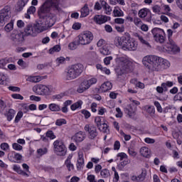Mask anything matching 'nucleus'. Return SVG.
<instances>
[{"label": "nucleus", "mask_w": 182, "mask_h": 182, "mask_svg": "<svg viewBox=\"0 0 182 182\" xmlns=\"http://www.w3.org/2000/svg\"><path fill=\"white\" fill-rule=\"evenodd\" d=\"M65 165H66V167H67L68 171H71L72 170H73L74 166H73V164L72 163H70V160H66Z\"/></svg>", "instance_id": "52"}, {"label": "nucleus", "mask_w": 182, "mask_h": 182, "mask_svg": "<svg viewBox=\"0 0 182 182\" xmlns=\"http://www.w3.org/2000/svg\"><path fill=\"white\" fill-rule=\"evenodd\" d=\"M66 60H70V58L67 57L65 58V57L60 56L56 58L55 63L58 66H60V65H65V63H66Z\"/></svg>", "instance_id": "27"}, {"label": "nucleus", "mask_w": 182, "mask_h": 182, "mask_svg": "<svg viewBox=\"0 0 182 182\" xmlns=\"http://www.w3.org/2000/svg\"><path fill=\"white\" fill-rule=\"evenodd\" d=\"M87 89H89V87H87V85H85V82H83L77 88V92L78 93H83V92H85V90H87Z\"/></svg>", "instance_id": "37"}, {"label": "nucleus", "mask_w": 182, "mask_h": 182, "mask_svg": "<svg viewBox=\"0 0 182 182\" xmlns=\"http://www.w3.org/2000/svg\"><path fill=\"white\" fill-rule=\"evenodd\" d=\"M159 56L156 55H146L142 59V63L147 68L149 72H156Z\"/></svg>", "instance_id": "7"}, {"label": "nucleus", "mask_w": 182, "mask_h": 182, "mask_svg": "<svg viewBox=\"0 0 182 182\" xmlns=\"http://www.w3.org/2000/svg\"><path fill=\"white\" fill-rule=\"evenodd\" d=\"M0 147L1 150H4V151H6V150H9V144L6 142H4L1 144Z\"/></svg>", "instance_id": "55"}, {"label": "nucleus", "mask_w": 182, "mask_h": 182, "mask_svg": "<svg viewBox=\"0 0 182 182\" xmlns=\"http://www.w3.org/2000/svg\"><path fill=\"white\" fill-rule=\"evenodd\" d=\"M84 130L89 140H95L97 137V136H99V131L97 130V127L92 124H85V126L84 127Z\"/></svg>", "instance_id": "8"}, {"label": "nucleus", "mask_w": 182, "mask_h": 182, "mask_svg": "<svg viewBox=\"0 0 182 182\" xmlns=\"http://www.w3.org/2000/svg\"><path fill=\"white\" fill-rule=\"evenodd\" d=\"M134 23L136 26L140 28L143 23V21H141V19H140L139 17H135L134 18Z\"/></svg>", "instance_id": "48"}, {"label": "nucleus", "mask_w": 182, "mask_h": 182, "mask_svg": "<svg viewBox=\"0 0 182 182\" xmlns=\"http://www.w3.org/2000/svg\"><path fill=\"white\" fill-rule=\"evenodd\" d=\"M112 87H113L112 82L107 81V82H104L101 85V90H102V92H106L109 90H111Z\"/></svg>", "instance_id": "24"}, {"label": "nucleus", "mask_w": 182, "mask_h": 182, "mask_svg": "<svg viewBox=\"0 0 182 182\" xmlns=\"http://www.w3.org/2000/svg\"><path fill=\"white\" fill-rule=\"evenodd\" d=\"M11 97L18 100H23V96H22L21 94H12Z\"/></svg>", "instance_id": "61"}, {"label": "nucleus", "mask_w": 182, "mask_h": 182, "mask_svg": "<svg viewBox=\"0 0 182 182\" xmlns=\"http://www.w3.org/2000/svg\"><path fill=\"white\" fill-rule=\"evenodd\" d=\"M104 10L107 15H110V14H112V7H110L109 4L104 9Z\"/></svg>", "instance_id": "63"}, {"label": "nucleus", "mask_w": 182, "mask_h": 182, "mask_svg": "<svg viewBox=\"0 0 182 182\" xmlns=\"http://www.w3.org/2000/svg\"><path fill=\"white\" fill-rule=\"evenodd\" d=\"M174 99L182 102V92H178L177 95H176Z\"/></svg>", "instance_id": "64"}, {"label": "nucleus", "mask_w": 182, "mask_h": 182, "mask_svg": "<svg viewBox=\"0 0 182 182\" xmlns=\"http://www.w3.org/2000/svg\"><path fill=\"white\" fill-rule=\"evenodd\" d=\"M146 112L149 114H154V113H156V109L154 108V106H149L146 109Z\"/></svg>", "instance_id": "59"}, {"label": "nucleus", "mask_w": 182, "mask_h": 182, "mask_svg": "<svg viewBox=\"0 0 182 182\" xmlns=\"http://www.w3.org/2000/svg\"><path fill=\"white\" fill-rule=\"evenodd\" d=\"M113 14L114 16H123V11L119 7H114Z\"/></svg>", "instance_id": "40"}, {"label": "nucleus", "mask_w": 182, "mask_h": 182, "mask_svg": "<svg viewBox=\"0 0 182 182\" xmlns=\"http://www.w3.org/2000/svg\"><path fill=\"white\" fill-rule=\"evenodd\" d=\"M136 37L138 38L139 41L141 42V43H142L143 45H146V46H150V43H149V42H147L146 40H144V38H143V36H140V34H136Z\"/></svg>", "instance_id": "41"}, {"label": "nucleus", "mask_w": 182, "mask_h": 182, "mask_svg": "<svg viewBox=\"0 0 182 182\" xmlns=\"http://www.w3.org/2000/svg\"><path fill=\"white\" fill-rule=\"evenodd\" d=\"M46 2H48L50 4L51 6H53V8L55 9V11H62V9L59 6V0H47Z\"/></svg>", "instance_id": "26"}, {"label": "nucleus", "mask_w": 182, "mask_h": 182, "mask_svg": "<svg viewBox=\"0 0 182 182\" xmlns=\"http://www.w3.org/2000/svg\"><path fill=\"white\" fill-rule=\"evenodd\" d=\"M116 63L119 65L120 70L118 72V76H122L126 73L133 71V63L126 57H117L115 60Z\"/></svg>", "instance_id": "5"}, {"label": "nucleus", "mask_w": 182, "mask_h": 182, "mask_svg": "<svg viewBox=\"0 0 182 182\" xmlns=\"http://www.w3.org/2000/svg\"><path fill=\"white\" fill-rule=\"evenodd\" d=\"M129 102H131L129 105H132V106H134L136 109H137V106L140 105V102L136 100H133V98H129Z\"/></svg>", "instance_id": "51"}, {"label": "nucleus", "mask_w": 182, "mask_h": 182, "mask_svg": "<svg viewBox=\"0 0 182 182\" xmlns=\"http://www.w3.org/2000/svg\"><path fill=\"white\" fill-rule=\"evenodd\" d=\"M80 18H86L90 14V11L89 10V6L87 4H85L84 6L80 10Z\"/></svg>", "instance_id": "21"}, {"label": "nucleus", "mask_w": 182, "mask_h": 182, "mask_svg": "<svg viewBox=\"0 0 182 182\" xmlns=\"http://www.w3.org/2000/svg\"><path fill=\"white\" fill-rule=\"evenodd\" d=\"M26 4H25V3H23V1L20 0L18 3H17V6H18V8L17 9V11H18V12H21V11H22V9H23L24 6H26Z\"/></svg>", "instance_id": "53"}, {"label": "nucleus", "mask_w": 182, "mask_h": 182, "mask_svg": "<svg viewBox=\"0 0 182 182\" xmlns=\"http://www.w3.org/2000/svg\"><path fill=\"white\" fill-rule=\"evenodd\" d=\"M174 82L173 81H166V82H162V86L165 89V92L168 90V87H173Z\"/></svg>", "instance_id": "36"}, {"label": "nucleus", "mask_w": 182, "mask_h": 182, "mask_svg": "<svg viewBox=\"0 0 182 182\" xmlns=\"http://www.w3.org/2000/svg\"><path fill=\"white\" fill-rule=\"evenodd\" d=\"M164 52H167V53H178L180 48L177 46L174 41L168 40V42L164 46Z\"/></svg>", "instance_id": "13"}, {"label": "nucleus", "mask_w": 182, "mask_h": 182, "mask_svg": "<svg viewBox=\"0 0 182 182\" xmlns=\"http://www.w3.org/2000/svg\"><path fill=\"white\" fill-rule=\"evenodd\" d=\"M33 26L36 29V33L37 35H38V33H41V32H43L44 31H46V26H45L43 22H42L41 21H39Z\"/></svg>", "instance_id": "18"}, {"label": "nucleus", "mask_w": 182, "mask_h": 182, "mask_svg": "<svg viewBox=\"0 0 182 182\" xmlns=\"http://www.w3.org/2000/svg\"><path fill=\"white\" fill-rule=\"evenodd\" d=\"M48 148L46 147H43L37 149V154L40 157H42V156H45V154H48Z\"/></svg>", "instance_id": "35"}, {"label": "nucleus", "mask_w": 182, "mask_h": 182, "mask_svg": "<svg viewBox=\"0 0 182 182\" xmlns=\"http://www.w3.org/2000/svg\"><path fill=\"white\" fill-rule=\"evenodd\" d=\"M36 28L32 24H28L24 28L23 31L14 30L10 36V39L14 45L18 46L22 45L25 42L28 36H36Z\"/></svg>", "instance_id": "2"}, {"label": "nucleus", "mask_w": 182, "mask_h": 182, "mask_svg": "<svg viewBox=\"0 0 182 182\" xmlns=\"http://www.w3.org/2000/svg\"><path fill=\"white\" fill-rule=\"evenodd\" d=\"M55 52H60V46L55 45L53 48H50L49 53L50 55H53V53H55Z\"/></svg>", "instance_id": "38"}, {"label": "nucleus", "mask_w": 182, "mask_h": 182, "mask_svg": "<svg viewBox=\"0 0 182 182\" xmlns=\"http://www.w3.org/2000/svg\"><path fill=\"white\" fill-rule=\"evenodd\" d=\"M139 153L145 159H150L151 157V151L148 147L142 146L140 149Z\"/></svg>", "instance_id": "19"}, {"label": "nucleus", "mask_w": 182, "mask_h": 182, "mask_svg": "<svg viewBox=\"0 0 182 182\" xmlns=\"http://www.w3.org/2000/svg\"><path fill=\"white\" fill-rule=\"evenodd\" d=\"M106 121L105 120V117L97 116L95 118V123L97 128L101 129L102 124H104Z\"/></svg>", "instance_id": "23"}, {"label": "nucleus", "mask_w": 182, "mask_h": 182, "mask_svg": "<svg viewBox=\"0 0 182 182\" xmlns=\"http://www.w3.org/2000/svg\"><path fill=\"white\" fill-rule=\"evenodd\" d=\"M170 62L161 57H158V62L155 68V72H161L170 68Z\"/></svg>", "instance_id": "14"}, {"label": "nucleus", "mask_w": 182, "mask_h": 182, "mask_svg": "<svg viewBox=\"0 0 182 182\" xmlns=\"http://www.w3.org/2000/svg\"><path fill=\"white\" fill-rule=\"evenodd\" d=\"M46 137L50 139V140H53L56 139V135L53 133V131L50 130L46 132Z\"/></svg>", "instance_id": "47"}, {"label": "nucleus", "mask_w": 182, "mask_h": 182, "mask_svg": "<svg viewBox=\"0 0 182 182\" xmlns=\"http://www.w3.org/2000/svg\"><path fill=\"white\" fill-rule=\"evenodd\" d=\"M97 83V78L93 77L89 79L88 80L84 81V85L87 86V87H90L92 85H96Z\"/></svg>", "instance_id": "32"}, {"label": "nucleus", "mask_w": 182, "mask_h": 182, "mask_svg": "<svg viewBox=\"0 0 182 182\" xmlns=\"http://www.w3.org/2000/svg\"><path fill=\"white\" fill-rule=\"evenodd\" d=\"M136 110H137V108H136L135 106H132V105H127L124 108V112L127 114L129 117H133L134 114H136Z\"/></svg>", "instance_id": "17"}, {"label": "nucleus", "mask_w": 182, "mask_h": 182, "mask_svg": "<svg viewBox=\"0 0 182 182\" xmlns=\"http://www.w3.org/2000/svg\"><path fill=\"white\" fill-rule=\"evenodd\" d=\"M54 152L57 156H65L66 155V146L65 143L60 139L55 140L53 144Z\"/></svg>", "instance_id": "12"}, {"label": "nucleus", "mask_w": 182, "mask_h": 182, "mask_svg": "<svg viewBox=\"0 0 182 182\" xmlns=\"http://www.w3.org/2000/svg\"><path fill=\"white\" fill-rule=\"evenodd\" d=\"M60 11L51 6L49 1H45L38 9V16L40 19H46L47 25L49 28H52L56 22V16Z\"/></svg>", "instance_id": "1"}, {"label": "nucleus", "mask_w": 182, "mask_h": 182, "mask_svg": "<svg viewBox=\"0 0 182 182\" xmlns=\"http://www.w3.org/2000/svg\"><path fill=\"white\" fill-rule=\"evenodd\" d=\"M14 29V22L11 21L10 23H7L5 27L4 30L6 32H11Z\"/></svg>", "instance_id": "45"}, {"label": "nucleus", "mask_w": 182, "mask_h": 182, "mask_svg": "<svg viewBox=\"0 0 182 182\" xmlns=\"http://www.w3.org/2000/svg\"><path fill=\"white\" fill-rule=\"evenodd\" d=\"M146 176H147V171L146 169H142L141 174H139L138 176H136L134 175L131 176V180L132 181H144L146 179Z\"/></svg>", "instance_id": "15"}, {"label": "nucleus", "mask_w": 182, "mask_h": 182, "mask_svg": "<svg viewBox=\"0 0 182 182\" xmlns=\"http://www.w3.org/2000/svg\"><path fill=\"white\" fill-rule=\"evenodd\" d=\"M11 16V6H6L4 9L0 10V26H4L5 23L9 22Z\"/></svg>", "instance_id": "9"}, {"label": "nucleus", "mask_w": 182, "mask_h": 182, "mask_svg": "<svg viewBox=\"0 0 182 182\" xmlns=\"http://www.w3.org/2000/svg\"><path fill=\"white\" fill-rule=\"evenodd\" d=\"M74 140L76 141V143H81V141H83L85 140V136H83V134L82 132H77L74 136Z\"/></svg>", "instance_id": "31"}, {"label": "nucleus", "mask_w": 182, "mask_h": 182, "mask_svg": "<svg viewBox=\"0 0 182 182\" xmlns=\"http://www.w3.org/2000/svg\"><path fill=\"white\" fill-rule=\"evenodd\" d=\"M79 45H81L80 41H79V38L77 37L75 38V40L71 43H69L68 48L71 50H75L79 46Z\"/></svg>", "instance_id": "25"}, {"label": "nucleus", "mask_w": 182, "mask_h": 182, "mask_svg": "<svg viewBox=\"0 0 182 182\" xmlns=\"http://www.w3.org/2000/svg\"><path fill=\"white\" fill-rule=\"evenodd\" d=\"M100 52L102 55H104L105 56L110 55V53H112V51L110 50V47H109V46H103L101 48H100Z\"/></svg>", "instance_id": "28"}, {"label": "nucleus", "mask_w": 182, "mask_h": 182, "mask_svg": "<svg viewBox=\"0 0 182 182\" xmlns=\"http://www.w3.org/2000/svg\"><path fill=\"white\" fill-rule=\"evenodd\" d=\"M77 38L80 41L81 45H89L92 43L94 36L93 33L90 31H85L78 35Z\"/></svg>", "instance_id": "11"}, {"label": "nucleus", "mask_w": 182, "mask_h": 182, "mask_svg": "<svg viewBox=\"0 0 182 182\" xmlns=\"http://www.w3.org/2000/svg\"><path fill=\"white\" fill-rule=\"evenodd\" d=\"M109 18H110V17L103 15H95L94 16V21L97 25H103V23H106V22L109 21Z\"/></svg>", "instance_id": "16"}, {"label": "nucleus", "mask_w": 182, "mask_h": 182, "mask_svg": "<svg viewBox=\"0 0 182 182\" xmlns=\"http://www.w3.org/2000/svg\"><path fill=\"white\" fill-rule=\"evenodd\" d=\"M85 166V161L81 160V161H77V170H82V168Z\"/></svg>", "instance_id": "60"}, {"label": "nucleus", "mask_w": 182, "mask_h": 182, "mask_svg": "<svg viewBox=\"0 0 182 182\" xmlns=\"http://www.w3.org/2000/svg\"><path fill=\"white\" fill-rule=\"evenodd\" d=\"M17 63L21 66V69H26L28 66V63L23 61L22 59H19Z\"/></svg>", "instance_id": "43"}, {"label": "nucleus", "mask_w": 182, "mask_h": 182, "mask_svg": "<svg viewBox=\"0 0 182 182\" xmlns=\"http://www.w3.org/2000/svg\"><path fill=\"white\" fill-rule=\"evenodd\" d=\"M153 38L158 43H164L166 42V33L164 30L160 28H154L151 30Z\"/></svg>", "instance_id": "10"}, {"label": "nucleus", "mask_w": 182, "mask_h": 182, "mask_svg": "<svg viewBox=\"0 0 182 182\" xmlns=\"http://www.w3.org/2000/svg\"><path fill=\"white\" fill-rule=\"evenodd\" d=\"M114 43L117 48L122 49V50L134 51L137 50V41L127 33L125 36H117L114 40Z\"/></svg>", "instance_id": "3"}, {"label": "nucleus", "mask_w": 182, "mask_h": 182, "mask_svg": "<svg viewBox=\"0 0 182 182\" xmlns=\"http://www.w3.org/2000/svg\"><path fill=\"white\" fill-rule=\"evenodd\" d=\"M81 113L82 114H83L85 119H89V117L92 116V114H90V112H89L87 109H82Z\"/></svg>", "instance_id": "50"}, {"label": "nucleus", "mask_w": 182, "mask_h": 182, "mask_svg": "<svg viewBox=\"0 0 182 182\" xmlns=\"http://www.w3.org/2000/svg\"><path fill=\"white\" fill-rule=\"evenodd\" d=\"M68 124V121H66L65 119L63 118H60L55 120V126H63V124Z\"/></svg>", "instance_id": "39"}, {"label": "nucleus", "mask_w": 182, "mask_h": 182, "mask_svg": "<svg viewBox=\"0 0 182 182\" xmlns=\"http://www.w3.org/2000/svg\"><path fill=\"white\" fill-rule=\"evenodd\" d=\"M130 163V161L127 160V161H122L120 164H118V168L119 170H123L127 164Z\"/></svg>", "instance_id": "42"}, {"label": "nucleus", "mask_w": 182, "mask_h": 182, "mask_svg": "<svg viewBox=\"0 0 182 182\" xmlns=\"http://www.w3.org/2000/svg\"><path fill=\"white\" fill-rule=\"evenodd\" d=\"M82 105H83V101L78 100L77 102H75L74 104L71 105L70 109L73 112H75V110L77 109H82Z\"/></svg>", "instance_id": "30"}, {"label": "nucleus", "mask_w": 182, "mask_h": 182, "mask_svg": "<svg viewBox=\"0 0 182 182\" xmlns=\"http://www.w3.org/2000/svg\"><path fill=\"white\" fill-rule=\"evenodd\" d=\"M36 12V7L31 6L27 10V14H25V18H26V19H31V15L35 14Z\"/></svg>", "instance_id": "29"}, {"label": "nucleus", "mask_w": 182, "mask_h": 182, "mask_svg": "<svg viewBox=\"0 0 182 182\" xmlns=\"http://www.w3.org/2000/svg\"><path fill=\"white\" fill-rule=\"evenodd\" d=\"M33 92L41 96H50L52 93L56 92V88L52 85L39 84L33 87Z\"/></svg>", "instance_id": "6"}, {"label": "nucleus", "mask_w": 182, "mask_h": 182, "mask_svg": "<svg viewBox=\"0 0 182 182\" xmlns=\"http://www.w3.org/2000/svg\"><path fill=\"white\" fill-rule=\"evenodd\" d=\"M85 70V66L82 63H76L68 66L64 71L65 80H75L77 79Z\"/></svg>", "instance_id": "4"}, {"label": "nucleus", "mask_w": 182, "mask_h": 182, "mask_svg": "<svg viewBox=\"0 0 182 182\" xmlns=\"http://www.w3.org/2000/svg\"><path fill=\"white\" fill-rule=\"evenodd\" d=\"M16 114V112L14 109H10L6 114H4V116L6 117L8 122H11L14 117H15Z\"/></svg>", "instance_id": "20"}, {"label": "nucleus", "mask_w": 182, "mask_h": 182, "mask_svg": "<svg viewBox=\"0 0 182 182\" xmlns=\"http://www.w3.org/2000/svg\"><path fill=\"white\" fill-rule=\"evenodd\" d=\"M156 92L159 94H163L164 92H166V88L163 87V84L161 83V86L156 87Z\"/></svg>", "instance_id": "57"}, {"label": "nucleus", "mask_w": 182, "mask_h": 182, "mask_svg": "<svg viewBox=\"0 0 182 182\" xmlns=\"http://www.w3.org/2000/svg\"><path fill=\"white\" fill-rule=\"evenodd\" d=\"M139 18H146L147 16V9H142L139 11L138 14Z\"/></svg>", "instance_id": "46"}, {"label": "nucleus", "mask_w": 182, "mask_h": 182, "mask_svg": "<svg viewBox=\"0 0 182 182\" xmlns=\"http://www.w3.org/2000/svg\"><path fill=\"white\" fill-rule=\"evenodd\" d=\"M115 29L117 32H119V33H123L124 32V26L121 25V26H115Z\"/></svg>", "instance_id": "58"}, {"label": "nucleus", "mask_w": 182, "mask_h": 182, "mask_svg": "<svg viewBox=\"0 0 182 182\" xmlns=\"http://www.w3.org/2000/svg\"><path fill=\"white\" fill-rule=\"evenodd\" d=\"M82 28V23H74L73 24L72 28L74 29V31H79Z\"/></svg>", "instance_id": "56"}, {"label": "nucleus", "mask_w": 182, "mask_h": 182, "mask_svg": "<svg viewBox=\"0 0 182 182\" xmlns=\"http://www.w3.org/2000/svg\"><path fill=\"white\" fill-rule=\"evenodd\" d=\"M43 79H45V77L37 75V76L30 77L29 80L30 82H33V83H38V82L43 80Z\"/></svg>", "instance_id": "34"}, {"label": "nucleus", "mask_w": 182, "mask_h": 182, "mask_svg": "<svg viewBox=\"0 0 182 182\" xmlns=\"http://www.w3.org/2000/svg\"><path fill=\"white\" fill-rule=\"evenodd\" d=\"M48 109L50 112H60V105L55 103H51L48 105Z\"/></svg>", "instance_id": "33"}, {"label": "nucleus", "mask_w": 182, "mask_h": 182, "mask_svg": "<svg viewBox=\"0 0 182 182\" xmlns=\"http://www.w3.org/2000/svg\"><path fill=\"white\" fill-rule=\"evenodd\" d=\"M21 117H23V112L22 111H19L15 117L14 123H19Z\"/></svg>", "instance_id": "44"}, {"label": "nucleus", "mask_w": 182, "mask_h": 182, "mask_svg": "<svg viewBox=\"0 0 182 182\" xmlns=\"http://www.w3.org/2000/svg\"><path fill=\"white\" fill-rule=\"evenodd\" d=\"M12 147L14 149V150H16L17 151H21V150H22V149H23L22 147V146H21L18 143H14L12 144Z\"/></svg>", "instance_id": "54"}, {"label": "nucleus", "mask_w": 182, "mask_h": 182, "mask_svg": "<svg viewBox=\"0 0 182 182\" xmlns=\"http://www.w3.org/2000/svg\"><path fill=\"white\" fill-rule=\"evenodd\" d=\"M13 170L14 171H16V173H18V174H20L21 176H23L24 177H29V174H28V173L21 169V166L18 165H14Z\"/></svg>", "instance_id": "22"}, {"label": "nucleus", "mask_w": 182, "mask_h": 182, "mask_svg": "<svg viewBox=\"0 0 182 182\" xmlns=\"http://www.w3.org/2000/svg\"><path fill=\"white\" fill-rule=\"evenodd\" d=\"M100 174H101V177H102L103 178H106L109 177V174H110V173L107 169H102L100 172Z\"/></svg>", "instance_id": "49"}, {"label": "nucleus", "mask_w": 182, "mask_h": 182, "mask_svg": "<svg viewBox=\"0 0 182 182\" xmlns=\"http://www.w3.org/2000/svg\"><path fill=\"white\" fill-rule=\"evenodd\" d=\"M114 23L118 25H123V23H124V18H117L114 19Z\"/></svg>", "instance_id": "62"}]
</instances>
